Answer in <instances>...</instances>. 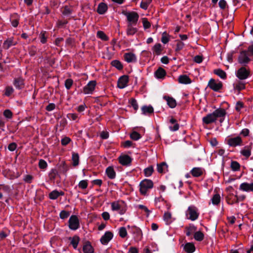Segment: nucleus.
<instances>
[{
	"label": "nucleus",
	"instance_id": "nucleus-33",
	"mask_svg": "<svg viewBox=\"0 0 253 253\" xmlns=\"http://www.w3.org/2000/svg\"><path fill=\"white\" fill-rule=\"evenodd\" d=\"M154 54L160 55L162 51V45L160 43H157L154 45L152 48Z\"/></svg>",
	"mask_w": 253,
	"mask_h": 253
},
{
	"label": "nucleus",
	"instance_id": "nucleus-54",
	"mask_svg": "<svg viewBox=\"0 0 253 253\" xmlns=\"http://www.w3.org/2000/svg\"><path fill=\"white\" fill-rule=\"evenodd\" d=\"M235 88L238 90H241L245 88V84L241 82H238L235 84Z\"/></svg>",
	"mask_w": 253,
	"mask_h": 253
},
{
	"label": "nucleus",
	"instance_id": "nucleus-59",
	"mask_svg": "<svg viewBox=\"0 0 253 253\" xmlns=\"http://www.w3.org/2000/svg\"><path fill=\"white\" fill-rule=\"evenodd\" d=\"M40 168L44 169L46 168L47 164L46 162L43 160H40L39 163Z\"/></svg>",
	"mask_w": 253,
	"mask_h": 253
},
{
	"label": "nucleus",
	"instance_id": "nucleus-10",
	"mask_svg": "<svg viewBox=\"0 0 253 253\" xmlns=\"http://www.w3.org/2000/svg\"><path fill=\"white\" fill-rule=\"evenodd\" d=\"M96 85V81H91L83 88L84 94H92Z\"/></svg>",
	"mask_w": 253,
	"mask_h": 253
},
{
	"label": "nucleus",
	"instance_id": "nucleus-22",
	"mask_svg": "<svg viewBox=\"0 0 253 253\" xmlns=\"http://www.w3.org/2000/svg\"><path fill=\"white\" fill-rule=\"evenodd\" d=\"M107 5L105 3L101 2L98 5L97 11L100 14H103L107 11Z\"/></svg>",
	"mask_w": 253,
	"mask_h": 253
},
{
	"label": "nucleus",
	"instance_id": "nucleus-34",
	"mask_svg": "<svg viewBox=\"0 0 253 253\" xmlns=\"http://www.w3.org/2000/svg\"><path fill=\"white\" fill-rule=\"evenodd\" d=\"M72 161L73 165L74 167L78 166L79 164V155L78 153L73 152L72 153Z\"/></svg>",
	"mask_w": 253,
	"mask_h": 253
},
{
	"label": "nucleus",
	"instance_id": "nucleus-48",
	"mask_svg": "<svg viewBox=\"0 0 253 253\" xmlns=\"http://www.w3.org/2000/svg\"><path fill=\"white\" fill-rule=\"evenodd\" d=\"M231 168L233 171H237L239 170L240 164L236 161H232L231 163Z\"/></svg>",
	"mask_w": 253,
	"mask_h": 253
},
{
	"label": "nucleus",
	"instance_id": "nucleus-24",
	"mask_svg": "<svg viewBox=\"0 0 253 253\" xmlns=\"http://www.w3.org/2000/svg\"><path fill=\"white\" fill-rule=\"evenodd\" d=\"M141 110L143 115H149L154 112L153 108L151 105L142 106Z\"/></svg>",
	"mask_w": 253,
	"mask_h": 253
},
{
	"label": "nucleus",
	"instance_id": "nucleus-47",
	"mask_svg": "<svg viewBox=\"0 0 253 253\" xmlns=\"http://www.w3.org/2000/svg\"><path fill=\"white\" fill-rule=\"evenodd\" d=\"M241 153L246 158H249L251 156V150L249 148L245 147L241 151Z\"/></svg>",
	"mask_w": 253,
	"mask_h": 253
},
{
	"label": "nucleus",
	"instance_id": "nucleus-29",
	"mask_svg": "<svg viewBox=\"0 0 253 253\" xmlns=\"http://www.w3.org/2000/svg\"><path fill=\"white\" fill-rule=\"evenodd\" d=\"M178 81L180 83L184 84H188L191 82L190 79L186 75L180 76Z\"/></svg>",
	"mask_w": 253,
	"mask_h": 253
},
{
	"label": "nucleus",
	"instance_id": "nucleus-14",
	"mask_svg": "<svg viewBox=\"0 0 253 253\" xmlns=\"http://www.w3.org/2000/svg\"><path fill=\"white\" fill-rule=\"evenodd\" d=\"M208 86L215 91H218L222 87L221 83H216L213 79H211L208 83Z\"/></svg>",
	"mask_w": 253,
	"mask_h": 253
},
{
	"label": "nucleus",
	"instance_id": "nucleus-38",
	"mask_svg": "<svg viewBox=\"0 0 253 253\" xmlns=\"http://www.w3.org/2000/svg\"><path fill=\"white\" fill-rule=\"evenodd\" d=\"M152 0H142L140 3V7L143 9L146 10L149 5L151 3Z\"/></svg>",
	"mask_w": 253,
	"mask_h": 253
},
{
	"label": "nucleus",
	"instance_id": "nucleus-31",
	"mask_svg": "<svg viewBox=\"0 0 253 253\" xmlns=\"http://www.w3.org/2000/svg\"><path fill=\"white\" fill-rule=\"evenodd\" d=\"M184 250L188 253H192L195 251V247L194 244L188 243H186L184 247Z\"/></svg>",
	"mask_w": 253,
	"mask_h": 253
},
{
	"label": "nucleus",
	"instance_id": "nucleus-16",
	"mask_svg": "<svg viewBox=\"0 0 253 253\" xmlns=\"http://www.w3.org/2000/svg\"><path fill=\"white\" fill-rule=\"evenodd\" d=\"M163 99L167 101V104L171 108H174L176 106V100L172 97L165 95Z\"/></svg>",
	"mask_w": 253,
	"mask_h": 253
},
{
	"label": "nucleus",
	"instance_id": "nucleus-8",
	"mask_svg": "<svg viewBox=\"0 0 253 253\" xmlns=\"http://www.w3.org/2000/svg\"><path fill=\"white\" fill-rule=\"evenodd\" d=\"M213 113L216 120L219 119L220 123L224 121L226 115V112L224 109L221 108H218L213 111Z\"/></svg>",
	"mask_w": 253,
	"mask_h": 253
},
{
	"label": "nucleus",
	"instance_id": "nucleus-56",
	"mask_svg": "<svg viewBox=\"0 0 253 253\" xmlns=\"http://www.w3.org/2000/svg\"><path fill=\"white\" fill-rule=\"evenodd\" d=\"M177 44H176V48H175V50L176 51H180L181 50V49H183V48L184 47V43L182 42L181 41H177Z\"/></svg>",
	"mask_w": 253,
	"mask_h": 253
},
{
	"label": "nucleus",
	"instance_id": "nucleus-42",
	"mask_svg": "<svg viewBox=\"0 0 253 253\" xmlns=\"http://www.w3.org/2000/svg\"><path fill=\"white\" fill-rule=\"evenodd\" d=\"M111 64L113 66L116 67L118 70H121L123 69V65L118 60H113L111 62Z\"/></svg>",
	"mask_w": 253,
	"mask_h": 253
},
{
	"label": "nucleus",
	"instance_id": "nucleus-35",
	"mask_svg": "<svg viewBox=\"0 0 253 253\" xmlns=\"http://www.w3.org/2000/svg\"><path fill=\"white\" fill-rule=\"evenodd\" d=\"M214 73L215 74L219 76L222 79H225L226 78V73L221 69H218L214 70Z\"/></svg>",
	"mask_w": 253,
	"mask_h": 253
},
{
	"label": "nucleus",
	"instance_id": "nucleus-13",
	"mask_svg": "<svg viewBox=\"0 0 253 253\" xmlns=\"http://www.w3.org/2000/svg\"><path fill=\"white\" fill-rule=\"evenodd\" d=\"M113 234L112 232L108 231L105 232L104 235L100 239V242L103 245H107L113 238Z\"/></svg>",
	"mask_w": 253,
	"mask_h": 253
},
{
	"label": "nucleus",
	"instance_id": "nucleus-46",
	"mask_svg": "<svg viewBox=\"0 0 253 253\" xmlns=\"http://www.w3.org/2000/svg\"><path fill=\"white\" fill-rule=\"evenodd\" d=\"M130 138L133 140H138L141 138L140 134L136 131H133L130 134Z\"/></svg>",
	"mask_w": 253,
	"mask_h": 253
},
{
	"label": "nucleus",
	"instance_id": "nucleus-51",
	"mask_svg": "<svg viewBox=\"0 0 253 253\" xmlns=\"http://www.w3.org/2000/svg\"><path fill=\"white\" fill-rule=\"evenodd\" d=\"M62 13L65 16H69L72 13V10L70 7L66 6L64 8V9L62 11Z\"/></svg>",
	"mask_w": 253,
	"mask_h": 253
},
{
	"label": "nucleus",
	"instance_id": "nucleus-1",
	"mask_svg": "<svg viewBox=\"0 0 253 253\" xmlns=\"http://www.w3.org/2000/svg\"><path fill=\"white\" fill-rule=\"evenodd\" d=\"M122 13L126 17L127 24L136 25L139 19V15L134 11H123Z\"/></svg>",
	"mask_w": 253,
	"mask_h": 253
},
{
	"label": "nucleus",
	"instance_id": "nucleus-63",
	"mask_svg": "<svg viewBox=\"0 0 253 253\" xmlns=\"http://www.w3.org/2000/svg\"><path fill=\"white\" fill-rule=\"evenodd\" d=\"M161 41L165 44L168 43L169 41V38L167 37L165 32L163 34Z\"/></svg>",
	"mask_w": 253,
	"mask_h": 253
},
{
	"label": "nucleus",
	"instance_id": "nucleus-2",
	"mask_svg": "<svg viewBox=\"0 0 253 253\" xmlns=\"http://www.w3.org/2000/svg\"><path fill=\"white\" fill-rule=\"evenodd\" d=\"M250 56H252V55H250L248 50H242L239 55L238 61L241 65H246L252 60Z\"/></svg>",
	"mask_w": 253,
	"mask_h": 253
},
{
	"label": "nucleus",
	"instance_id": "nucleus-18",
	"mask_svg": "<svg viewBox=\"0 0 253 253\" xmlns=\"http://www.w3.org/2000/svg\"><path fill=\"white\" fill-rule=\"evenodd\" d=\"M124 58L125 61L128 63L135 62L136 61L135 55L131 52L126 53L124 54Z\"/></svg>",
	"mask_w": 253,
	"mask_h": 253
},
{
	"label": "nucleus",
	"instance_id": "nucleus-32",
	"mask_svg": "<svg viewBox=\"0 0 253 253\" xmlns=\"http://www.w3.org/2000/svg\"><path fill=\"white\" fill-rule=\"evenodd\" d=\"M69 239L71 240V244L73 247L76 249L80 241V238L77 236H74L72 238H70Z\"/></svg>",
	"mask_w": 253,
	"mask_h": 253
},
{
	"label": "nucleus",
	"instance_id": "nucleus-6",
	"mask_svg": "<svg viewBox=\"0 0 253 253\" xmlns=\"http://www.w3.org/2000/svg\"><path fill=\"white\" fill-rule=\"evenodd\" d=\"M226 143L230 147H236L242 145V140L240 136L229 137L225 140Z\"/></svg>",
	"mask_w": 253,
	"mask_h": 253
},
{
	"label": "nucleus",
	"instance_id": "nucleus-57",
	"mask_svg": "<svg viewBox=\"0 0 253 253\" xmlns=\"http://www.w3.org/2000/svg\"><path fill=\"white\" fill-rule=\"evenodd\" d=\"M69 215V212L65 211H62L60 213V217L62 219H65L67 218Z\"/></svg>",
	"mask_w": 253,
	"mask_h": 253
},
{
	"label": "nucleus",
	"instance_id": "nucleus-50",
	"mask_svg": "<svg viewBox=\"0 0 253 253\" xmlns=\"http://www.w3.org/2000/svg\"><path fill=\"white\" fill-rule=\"evenodd\" d=\"M73 84V81L71 79H68L65 81V86L67 89L69 90L71 88Z\"/></svg>",
	"mask_w": 253,
	"mask_h": 253
},
{
	"label": "nucleus",
	"instance_id": "nucleus-36",
	"mask_svg": "<svg viewBox=\"0 0 253 253\" xmlns=\"http://www.w3.org/2000/svg\"><path fill=\"white\" fill-rule=\"evenodd\" d=\"M168 167L167 164L165 162H163L160 164L157 165V171L159 173H162L164 172L165 169Z\"/></svg>",
	"mask_w": 253,
	"mask_h": 253
},
{
	"label": "nucleus",
	"instance_id": "nucleus-5",
	"mask_svg": "<svg viewBox=\"0 0 253 253\" xmlns=\"http://www.w3.org/2000/svg\"><path fill=\"white\" fill-rule=\"evenodd\" d=\"M186 216L187 219L192 221L196 220L199 216L198 209L193 206H189L186 211Z\"/></svg>",
	"mask_w": 253,
	"mask_h": 253
},
{
	"label": "nucleus",
	"instance_id": "nucleus-12",
	"mask_svg": "<svg viewBox=\"0 0 253 253\" xmlns=\"http://www.w3.org/2000/svg\"><path fill=\"white\" fill-rule=\"evenodd\" d=\"M239 189L247 192H253V183H242L240 185Z\"/></svg>",
	"mask_w": 253,
	"mask_h": 253
},
{
	"label": "nucleus",
	"instance_id": "nucleus-37",
	"mask_svg": "<svg viewBox=\"0 0 253 253\" xmlns=\"http://www.w3.org/2000/svg\"><path fill=\"white\" fill-rule=\"evenodd\" d=\"M164 220L167 224H169L172 222L171 213L169 212L165 213L164 215Z\"/></svg>",
	"mask_w": 253,
	"mask_h": 253
},
{
	"label": "nucleus",
	"instance_id": "nucleus-4",
	"mask_svg": "<svg viewBox=\"0 0 253 253\" xmlns=\"http://www.w3.org/2000/svg\"><path fill=\"white\" fill-rule=\"evenodd\" d=\"M111 209L113 211H119L120 214H123L126 211L125 203L123 201L112 202L111 203Z\"/></svg>",
	"mask_w": 253,
	"mask_h": 253
},
{
	"label": "nucleus",
	"instance_id": "nucleus-60",
	"mask_svg": "<svg viewBox=\"0 0 253 253\" xmlns=\"http://www.w3.org/2000/svg\"><path fill=\"white\" fill-rule=\"evenodd\" d=\"M3 115L8 119H10L12 116V113L9 110H5L3 112Z\"/></svg>",
	"mask_w": 253,
	"mask_h": 253
},
{
	"label": "nucleus",
	"instance_id": "nucleus-49",
	"mask_svg": "<svg viewBox=\"0 0 253 253\" xmlns=\"http://www.w3.org/2000/svg\"><path fill=\"white\" fill-rule=\"evenodd\" d=\"M58 174V171L55 169H52L49 173V177L50 180H54Z\"/></svg>",
	"mask_w": 253,
	"mask_h": 253
},
{
	"label": "nucleus",
	"instance_id": "nucleus-19",
	"mask_svg": "<svg viewBox=\"0 0 253 253\" xmlns=\"http://www.w3.org/2000/svg\"><path fill=\"white\" fill-rule=\"evenodd\" d=\"M169 123L170 125L169 126V129L172 131H175L179 129V125L176 123V120L171 118L169 120Z\"/></svg>",
	"mask_w": 253,
	"mask_h": 253
},
{
	"label": "nucleus",
	"instance_id": "nucleus-52",
	"mask_svg": "<svg viewBox=\"0 0 253 253\" xmlns=\"http://www.w3.org/2000/svg\"><path fill=\"white\" fill-rule=\"evenodd\" d=\"M78 185H79V187L82 189H86L88 185L87 180H81V181H80Z\"/></svg>",
	"mask_w": 253,
	"mask_h": 253
},
{
	"label": "nucleus",
	"instance_id": "nucleus-41",
	"mask_svg": "<svg viewBox=\"0 0 253 253\" xmlns=\"http://www.w3.org/2000/svg\"><path fill=\"white\" fill-rule=\"evenodd\" d=\"M154 171L153 167L149 166L144 170L145 175L147 177L151 176Z\"/></svg>",
	"mask_w": 253,
	"mask_h": 253
},
{
	"label": "nucleus",
	"instance_id": "nucleus-55",
	"mask_svg": "<svg viewBox=\"0 0 253 253\" xmlns=\"http://www.w3.org/2000/svg\"><path fill=\"white\" fill-rule=\"evenodd\" d=\"M14 89L12 86H7L5 88V91L4 94L7 96H9L13 92Z\"/></svg>",
	"mask_w": 253,
	"mask_h": 253
},
{
	"label": "nucleus",
	"instance_id": "nucleus-61",
	"mask_svg": "<svg viewBox=\"0 0 253 253\" xmlns=\"http://www.w3.org/2000/svg\"><path fill=\"white\" fill-rule=\"evenodd\" d=\"M138 207L139 209L144 211L147 213V216L149 214L150 211L148 209V208L146 206L142 205H139L138 206Z\"/></svg>",
	"mask_w": 253,
	"mask_h": 253
},
{
	"label": "nucleus",
	"instance_id": "nucleus-53",
	"mask_svg": "<svg viewBox=\"0 0 253 253\" xmlns=\"http://www.w3.org/2000/svg\"><path fill=\"white\" fill-rule=\"evenodd\" d=\"M119 235L122 238H125L127 235V231L125 227H122L119 229Z\"/></svg>",
	"mask_w": 253,
	"mask_h": 253
},
{
	"label": "nucleus",
	"instance_id": "nucleus-39",
	"mask_svg": "<svg viewBox=\"0 0 253 253\" xmlns=\"http://www.w3.org/2000/svg\"><path fill=\"white\" fill-rule=\"evenodd\" d=\"M134 230V232L136 234V236L134 237V238L137 240H140L142 236L141 230L140 228L137 227H135Z\"/></svg>",
	"mask_w": 253,
	"mask_h": 253
},
{
	"label": "nucleus",
	"instance_id": "nucleus-26",
	"mask_svg": "<svg viewBox=\"0 0 253 253\" xmlns=\"http://www.w3.org/2000/svg\"><path fill=\"white\" fill-rule=\"evenodd\" d=\"M106 173L108 177L111 179H114L116 177V172L111 167H109L106 169Z\"/></svg>",
	"mask_w": 253,
	"mask_h": 253
},
{
	"label": "nucleus",
	"instance_id": "nucleus-27",
	"mask_svg": "<svg viewBox=\"0 0 253 253\" xmlns=\"http://www.w3.org/2000/svg\"><path fill=\"white\" fill-rule=\"evenodd\" d=\"M166 71L162 68H159L155 72V75L157 79H162L166 76Z\"/></svg>",
	"mask_w": 253,
	"mask_h": 253
},
{
	"label": "nucleus",
	"instance_id": "nucleus-25",
	"mask_svg": "<svg viewBox=\"0 0 253 253\" xmlns=\"http://www.w3.org/2000/svg\"><path fill=\"white\" fill-rule=\"evenodd\" d=\"M83 250L84 253H93L94 250L90 243L86 242L83 246Z\"/></svg>",
	"mask_w": 253,
	"mask_h": 253
},
{
	"label": "nucleus",
	"instance_id": "nucleus-58",
	"mask_svg": "<svg viewBox=\"0 0 253 253\" xmlns=\"http://www.w3.org/2000/svg\"><path fill=\"white\" fill-rule=\"evenodd\" d=\"M142 23L144 28L145 29L149 28L151 26L150 22L147 20L146 18H144L142 19Z\"/></svg>",
	"mask_w": 253,
	"mask_h": 253
},
{
	"label": "nucleus",
	"instance_id": "nucleus-45",
	"mask_svg": "<svg viewBox=\"0 0 253 253\" xmlns=\"http://www.w3.org/2000/svg\"><path fill=\"white\" fill-rule=\"evenodd\" d=\"M40 41L42 43H45L46 42L47 36L45 31H42L39 36Z\"/></svg>",
	"mask_w": 253,
	"mask_h": 253
},
{
	"label": "nucleus",
	"instance_id": "nucleus-23",
	"mask_svg": "<svg viewBox=\"0 0 253 253\" xmlns=\"http://www.w3.org/2000/svg\"><path fill=\"white\" fill-rule=\"evenodd\" d=\"M64 194V192L62 191L59 192L57 190H53L49 193V197L50 199L55 200L60 196H63Z\"/></svg>",
	"mask_w": 253,
	"mask_h": 253
},
{
	"label": "nucleus",
	"instance_id": "nucleus-43",
	"mask_svg": "<svg viewBox=\"0 0 253 253\" xmlns=\"http://www.w3.org/2000/svg\"><path fill=\"white\" fill-rule=\"evenodd\" d=\"M211 201L213 205H218L220 201V195L218 194H215L211 199Z\"/></svg>",
	"mask_w": 253,
	"mask_h": 253
},
{
	"label": "nucleus",
	"instance_id": "nucleus-28",
	"mask_svg": "<svg viewBox=\"0 0 253 253\" xmlns=\"http://www.w3.org/2000/svg\"><path fill=\"white\" fill-rule=\"evenodd\" d=\"M191 173L194 177H199L203 174V169L201 168H194L191 170Z\"/></svg>",
	"mask_w": 253,
	"mask_h": 253
},
{
	"label": "nucleus",
	"instance_id": "nucleus-7",
	"mask_svg": "<svg viewBox=\"0 0 253 253\" xmlns=\"http://www.w3.org/2000/svg\"><path fill=\"white\" fill-rule=\"evenodd\" d=\"M250 75V72L245 67H242L236 72V77L241 80L247 79Z\"/></svg>",
	"mask_w": 253,
	"mask_h": 253
},
{
	"label": "nucleus",
	"instance_id": "nucleus-62",
	"mask_svg": "<svg viewBox=\"0 0 253 253\" xmlns=\"http://www.w3.org/2000/svg\"><path fill=\"white\" fill-rule=\"evenodd\" d=\"M97 36L103 40H107V36L102 31H98Z\"/></svg>",
	"mask_w": 253,
	"mask_h": 253
},
{
	"label": "nucleus",
	"instance_id": "nucleus-3",
	"mask_svg": "<svg viewBox=\"0 0 253 253\" xmlns=\"http://www.w3.org/2000/svg\"><path fill=\"white\" fill-rule=\"evenodd\" d=\"M139 186L141 194L145 195L148 190L151 189L153 187V183L152 180L145 179L140 182Z\"/></svg>",
	"mask_w": 253,
	"mask_h": 253
},
{
	"label": "nucleus",
	"instance_id": "nucleus-11",
	"mask_svg": "<svg viewBox=\"0 0 253 253\" xmlns=\"http://www.w3.org/2000/svg\"><path fill=\"white\" fill-rule=\"evenodd\" d=\"M128 77L126 75L121 76L118 81V87L120 88H124L127 85Z\"/></svg>",
	"mask_w": 253,
	"mask_h": 253
},
{
	"label": "nucleus",
	"instance_id": "nucleus-21",
	"mask_svg": "<svg viewBox=\"0 0 253 253\" xmlns=\"http://www.w3.org/2000/svg\"><path fill=\"white\" fill-rule=\"evenodd\" d=\"M16 44V42L13 41V38H9L5 41L3 43V48L8 49L11 46Z\"/></svg>",
	"mask_w": 253,
	"mask_h": 253
},
{
	"label": "nucleus",
	"instance_id": "nucleus-30",
	"mask_svg": "<svg viewBox=\"0 0 253 253\" xmlns=\"http://www.w3.org/2000/svg\"><path fill=\"white\" fill-rule=\"evenodd\" d=\"M16 88L21 89L24 86V81L22 78L15 79L13 83Z\"/></svg>",
	"mask_w": 253,
	"mask_h": 253
},
{
	"label": "nucleus",
	"instance_id": "nucleus-17",
	"mask_svg": "<svg viewBox=\"0 0 253 253\" xmlns=\"http://www.w3.org/2000/svg\"><path fill=\"white\" fill-rule=\"evenodd\" d=\"M119 159V162L124 166L129 165L131 162V159L128 155L121 156Z\"/></svg>",
	"mask_w": 253,
	"mask_h": 253
},
{
	"label": "nucleus",
	"instance_id": "nucleus-9",
	"mask_svg": "<svg viewBox=\"0 0 253 253\" xmlns=\"http://www.w3.org/2000/svg\"><path fill=\"white\" fill-rule=\"evenodd\" d=\"M69 227L70 229L76 230L80 227V223L78 218L76 215H72L69 220Z\"/></svg>",
	"mask_w": 253,
	"mask_h": 253
},
{
	"label": "nucleus",
	"instance_id": "nucleus-44",
	"mask_svg": "<svg viewBox=\"0 0 253 253\" xmlns=\"http://www.w3.org/2000/svg\"><path fill=\"white\" fill-rule=\"evenodd\" d=\"M196 230V227L193 225H190L189 227L186 228V234L187 236H190L192 233Z\"/></svg>",
	"mask_w": 253,
	"mask_h": 253
},
{
	"label": "nucleus",
	"instance_id": "nucleus-40",
	"mask_svg": "<svg viewBox=\"0 0 253 253\" xmlns=\"http://www.w3.org/2000/svg\"><path fill=\"white\" fill-rule=\"evenodd\" d=\"M194 237L196 241H201L203 240L204 235L201 231H197L195 233Z\"/></svg>",
	"mask_w": 253,
	"mask_h": 253
},
{
	"label": "nucleus",
	"instance_id": "nucleus-20",
	"mask_svg": "<svg viewBox=\"0 0 253 253\" xmlns=\"http://www.w3.org/2000/svg\"><path fill=\"white\" fill-rule=\"evenodd\" d=\"M135 25H127L126 34L128 36H132L137 32V29L134 27Z\"/></svg>",
	"mask_w": 253,
	"mask_h": 253
},
{
	"label": "nucleus",
	"instance_id": "nucleus-64",
	"mask_svg": "<svg viewBox=\"0 0 253 253\" xmlns=\"http://www.w3.org/2000/svg\"><path fill=\"white\" fill-rule=\"evenodd\" d=\"M130 104L134 110H136L138 109V106L135 99H131L130 100Z\"/></svg>",
	"mask_w": 253,
	"mask_h": 253
},
{
	"label": "nucleus",
	"instance_id": "nucleus-15",
	"mask_svg": "<svg viewBox=\"0 0 253 253\" xmlns=\"http://www.w3.org/2000/svg\"><path fill=\"white\" fill-rule=\"evenodd\" d=\"M216 119L213 112L208 114L207 116L203 118V122L206 124H210L216 121Z\"/></svg>",
	"mask_w": 253,
	"mask_h": 253
}]
</instances>
